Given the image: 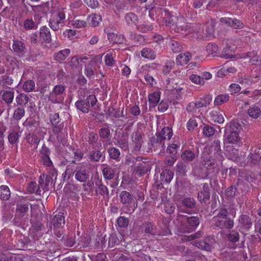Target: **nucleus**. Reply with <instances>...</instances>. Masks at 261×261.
Returning a JSON list of instances; mask_svg holds the SVG:
<instances>
[{
    "instance_id": "f257e3e1",
    "label": "nucleus",
    "mask_w": 261,
    "mask_h": 261,
    "mask_svg": "<svg viewBox=\"0 0 261 261\" xmlns=\"http://www.w3.org/2000/svg\"><path fill=\"white\" fill-rule=\"evenodd\" d=\"M166 132H156L154 135L150 139L148 143L149 149L157 153L161 152L165 148L164 140H170L173 136V132H169L165 135Z\"/></svg>"
},
{
    "instance_id": "f03ea898",
    "label": "nucleus",
    "mask_w": 261,
    "mask_h": 261,
    "mask_svg": "<svg viewBox=\"0 0 261 261\" xmlns=\"http://www.w3.org/2000/svg\"><path fill=\"white\" fill-rule=\"evenodd\" d=\"M180 226L182 232H191L194 231L199 224V219L197 217L185 216Z\"/></svg>"
},
{
    "instance_id": "7ed1b4c3",
    "label": "nucleus",
    "mask_w": 261,
    "mask_h": 261,
    "mask_svg": "<svg viewBox=\"0 0 261 261\" xmlns=\"http://www.w3.org/2000/svg\"><path fill=\"white\" fill-rule=\"evenodd\" d=\"M66 86L63 85H56L48 95V100L53 103H61L64 99Z\"/></svg>"
},
{
    "instance_id": "20e7f679",
    "label": "nucleus",
    "mask_w": 261,
    "mask_h": 261,
    "mask_svg": "<svg viewBox=\"0 0 261 261\" xmlns=\"http://www.w3.org/2000/svg\"><path fill=\"white\" fill-rule=\"evenodd\" d=\"M252 226V222L248 215L242 214L239 217L237 227L240 232L244 233L249 231Z\"/></svg>"
},
{
    "instance_id": "39448f33",
    "label": "nucleus",
    "mask_w": 261,
    "mask_h": 261,
    "mask_svg": "<svg viewBox=\"0 0 261 261\" xmlns=\"http://www.w3.org/2000/svg\"><path fill=\"white\" fill-rule=\"evenodd\" d=\"M75 179L80 182H85L89 178L90 175V169L84 167H77L74 171Z\"/></svg>"
},
{
    "instance_id": "423d86ee",
    "label": "nucleus",
    "mask_w": 261,
    "mask_h": 261,
    "mask_svg": "<svg viewBox=\"0 0 261 261\" xmlns=\"http://www.w3.org/2000/svg\"><path fill=\"white\" fill-rule=\"evenodd\" d=\"M214 239L211 236H206L201 241H195L193 245L202 250L210 251L212 249V245Z\"/></svg>"
},
{
    "instance_id": "0eeeda50",
    "label": "nucleus",
    "mask_w": 261,
    "mask_h": 261,
    "mask_svg": "<svg viewBox=\"0 0 261 261\" xmlns=\"http://www.w3.org/2000/svg\"><path fill=\"white\" fill-rule=\"evenodd\" d=\"M213 226L220 229H231L234 225V221L233 219L229 218L227 219H223L214 221Z\"/></svg>"
},
{
    "instance_id": "6e6552de",
    "label": "nucleus",
    "mask_w": 261,
    "mask_h": 261,
    "mask_svg": "<svg viewBox=\"0 0 261 261\" xmlns=\"http://www.w3.org/2000/svg\"><path fill=\"white\" fill-rule=\"evenodd\" d=\"M142 232L145 234H150L151 235H160V232L158 230L156 226L150 222H145L141 226Z\"/></svg>"
},
{
    "instance_id": "1a4fd4ad",
    "label": "nucleus",
    "mask_w": 261,
    "mask_h": 261,
    "mask_svg": "<svg viewBox=\"0 0 261 261\" xmlns=\"http://www.w3.org/2000/svg\"><path fill=\"white\" fill-rule=\"evenodd\" d=\"M95 192L97 196L100 195L104 199H109L110 195L108 188L102 184L101 181L96 183Z\"/></svg>"
},
{
    "instance_id": "9d476101",
    "label": "nucleus",
    "mask_w": 261,
    "mask_h": 261,
    "mask_svg": "<svg viewBox=\"0 0 261 261\" xmlns=\"http://www.w3.org/2000/svg\"><path fill=\"white\" fill-rule=\"evenodd\" d=\"M203 165L207 170V172L211 173V170L216 167V160L211 156L205 154V152L203 153Z\"/></svg>"
},
{
    "instance_id": "9b49d317",
    "label": "nucleus",
    "mask_w": 261,
    "mask_h": 261,
    "mask_svg": "<svg viewBox=\"0 0 261 261\" xmlns=\"http://www.w3.org/2000/svg\"><path fill=\"white\" fill-rule=\"evenodd\" d=\"M239 153V152L238 150L236 149H232L228 152V158L233 162H236L240 166H245L246 163L243 161L244 157H243L242 155L240 156Z\"/></svg>"
},
{
    "instance_id": "f8f14e48",
    "label": "nucleus",
    "mask_w": 261,
    "mask_h": 261,
    "mask_svg": "<svg viewBox=\"0 0 261 261\" xmlns=\"http://www.w3.org/2000/svg\"><path fill=\"white\" fill-rule=\"evenodd\" d=\"M30 204L29 202L17 203L16 205V215L19 217H23L29 211Z\"/></svg>"
},
{
    "instance_id": "ddd939ff",
    "label": "nucleus",
    "mask_w": 261,
    "mask_h": 261,
    "mask_svg": "<svg viewBox=\"0 0 261 261\" xmlns=\"http://www.w3.org/2000/svg\"><path fill=\"white\" fill-rule=\"evenodd\" d=\"M260 159L261 152L259 149H255L248 156L247 164L250 166L256 165L258 163Z\"/></svg>"
},
{
    "instance_id": "4468645a",
    "label": "nucleus",
    "mask_w": 261,
    "mask_h": 261,
    "mask_svg": "<svg viewBox=\"0 0 261 261\" xmlns=\"http://www.w3.org/2000/svg\"><path fill=\"white\" fill-rule=\"evenodd\" d=\"M40 38L42 40L48 43L51 41V36L49 29L46 26H42L40 28Z\"/></svg>"
},
{
    "instance_id": "2eb2a0df",
    "label": "nucleus",
    "mask_w": 261,
    "mask_h": 261,
    "mask_svg": "<svg viewBox=\"0 0 261 261\" xmlns=\"http://www.w3.org/2000/svg\"><path fill=\"white\" fill-rule=\"evenodd\" d=\"M189 166L182 162H178L176 165V173L178 176L184 177L186 175L187 172L189 170Z\"/></svg>"
},
{
    "instance_id": "dca6fc26",
    "label": "nucleus",
    "mask_w": 261,
    "mask_h": 261,
    "mask_svg": "<svg viewBox=\"0 0 261 261\" xmlns=\"http://www.w3.org/2000/svg\"><path fill=\"white\" fill-rule=\"evenodd\" d=\"M144 135L141 132H134L132 135V139L136 149L139 148L143 142Z\"/></svg>"
},
{
    "instance_id": "f3484780",
    "label": "nucleus",
    "mask_w": 261,
    "mask_h": 261,
    "mask_svg": "<svg viewBox=\"0 0 261 261\" xmlns=\"http://www.w3.org/2000/svg\"><path fill=\"white\" fill-rule=\"evenodd\" d=\"M120 202L126 205H128L134 201L133 195L126 191H122L119 194Z\"/></svg>"
},
{
    "instance_id": "a211bd4d",
    "label": "nucleus",
    "mask_w": 261,
    "mask_h": 261,
    "mask_svg": "<svg viewBox=\"0 0 261 261\" xmlns=\"http://www.w3.org/2000/svg\"><path fill=\"white\" fill-rule=\"evenodd\" d=\"M124 20L128 25H136L138 22V17L135 13L128 12L125 15Z\"/></svg>"
},
{
    "instance_id": "6ab92c4d",
    "label": "nucleus",
    "mask_w": 261,
    "mask_h": 261,
    "mask_svg": "<svg viewBox=\"0 0 261 261\" xmlns=\"http://www.w3.org/2000/svg\"><path fill=\"white\" fill-rule=\"evenodd\" d=\"M62 241L64 245L68 247H72L74 245L76 244L75 241V236L73 233H70L66 236L63 237Z\"/></svg>"
},
{
    "instance_id": "aec40b11",
    "label": "nucleus",
    "mask_w": 261,
    "mask_h": 261,
    "mask_svg": "<svg viewBox=\"0 0 261 261\" xmlns=\"http://www.w3.org/2000/svg\"><path fill=\"white\" fill-rule=\"evenodd\" d=\"M181 159L185 163H188L193 161L195 157V153L190 149L184 150L181 153Z\"/></svg>"
},
{
    "instance_id": "412c9836",
    "label": "nucleus",
    "mask_w": 261,
    "mask_h": 261,
    "mask_svg": "<svg viewBox=\"0 0 261 261\" xmlns=\"http://www.w3.org/2000/svg\"><path fill=\"white\" fill-rule=\"evenodd\" d=\"M225 136L230 143H237L240 140L238 132H225Z\"/></svg>"
},
{
    "instance_id": "4be33fe9",
    "label": "nucleus",
    "mask_w": 261,
    "mask_h": 261,
    "mask_svg": "<svg viewBox=\"0 0 261 261\" xmlns=\"http://www.w3.org/2000/svg\"><path fill=\"white\" fill-rule=\"evenodd\" d=\"M104 178L107 180H110L114 178L115 175V170L112 167L106 165L102 170Z\"/></svg>"
},
{
    "instance_id": "5701e85b",
    "label": "nucleus",
    "mask_w": 261,
    "mask_h": 261,
    "mask_svg": "<svg viewBox=\"0 0 261 261\" xmlns=\"http://www.w3.org/2000/svg\"><path fill=\"white\" fill-rule=\"evenodd\" d=\"M160 92H155L148 95V100L150 107H155L160 99Z\"/></svg>"
},
{
    "instance_id": "b1692460",
    "label": "nucleus",
    "mask_w": 261,
    "mask_h": 261,
    "mask_svg": "<svg viewBox=\"0 0 261 261\" xmlns=\"http://www.w3.org/2000/svg\"><path fill=\"white\" fill-rule=\"evenodd\" d=\"M201 121H199V123L197 122L196 119L194 117H192L190 118L187 122V127L188 130H194L195 129H197L198 130L202 129L203 126H202L201 127H200V122Z\"/></svg>"
},
{
    "instance_id": "393cba45",
    "label": "nucleus",
    "mask_w": 261,
    "mask_h": 261,
    "mask_svg": "<svg viewBox=\"0 0 261 261\" xmlns=\"http://www.w3.org/2000/svg\"><path fill=\"white\" fill-rule=\"evenodd\" d=\"M82 101L85 103L86 108L89 110L90 106L94 108L97 102V100L94 95H89L86 99H82Z\"/></svg>"
},
{
    "instance_id": "a878e982",
    "label": "nucleus",
    "mask_w": 261,
    "mask_h": 261,
    "mask_svg": "<svg viewBox=\"0 0 261 261\" xmlns=\"http://www.w3.org/2000/svg\"><path fill=\"white\" fill-rule=\"evenodd\" d=\"M23 125L27 129L35 130L39 126V122L31 118L27 119L23 122Z\"/></svg>"
},
{
    "instance_id": "bb28decb",
    "label": "nucleus",
    "mask_w": 261,
    "mask_h": 261,
    "mask_svg": "<svg viewBox=\"0 0 261 261\" xmlns=\"http://www.w3.org/2000/svg\"><path fill=\"white\" fill-rule=\"evenodd\" d=\"M29 99V97L24 93L18 94L15 98L17 105L19 107H23V108L24 106L28 103Z\"/></svg>"
},
{
    "instance_id": "cd10ccee",
    "label": "nucleus",
    "mask_w": 261,
    "mask_h": 261,
    "mask_svg": "<svg viewBox=\"0 0 261 261\" xmlns=\"http://www.w3.org/2000/svg\"><path fill=\"white\" fill-rule=\"evenodd\" d=\"M23 26L26 30H35L38 28V23L32 18H27L23 21Z\"/></svg>"
},
{
    "instance_id": "c85d7f7f",
    "label": "nucleus",
    "mask_w": 261,
    "mask_h": 261,
    "mask_svg": "<svg viewBox=\"0 0 261 261\" xmlns=\"http://www.w3.org/2000/svg\"><path fill=\"white\" fill-rule=\"evenodd\" d=\"M173 173L169 170H165L161 174V180L165 183H169L172 179Z\"/></svg>"
},
{
    "instance_id": "c756f323",
    "label": "nucleus",
    "mask_w": 261,
    "mask_h": 261,
    "mask_svg": "<svg viewBox=\"0 0 261 261\" xmlns=\"http://www.w3.org/2000/svg\"><path fill=\"white\" fill-rule=\"evenodd\" d=\"M191 55L189 52L179 54L176 57V62L180 65L186 64L190 60Z\"/></svg>"
},
{
    "instance_id": "7c9ffc66",
    "label": "nucleus",
    "mask_w": 261,
    "mask_h": 261,
    "mask_svg": "<svg viewBox=\"0 0 261 261\" xmlns=\"http://www.w3.org/2000/svg\"><path fill=\"white\" fill-rule=\"evenodd\" d=\"M141 56L144 58L154 60L156 57V54L154 51L150 48H144L141 51Z\"/></svg>"
},
{
    "instance_id": "2f4dec72",
    "label": "nucleus",
    "mask_w": 261,
    "mask_h": 261,
    "mask_svg": "<svg viewBox=\"0 0 261 261\" xmlns=\"http://www.w3.org/2000/svg\"><path fill=\"white\" fill-rule=\"evenodd\" d=\"M168 46L174 53H178L182 50V45L177 41L170 40L168 42Z\"/></svg>"
},
{
    "instance_id": "473e14b6",
    "label": "nucleus",
    "mask_w": 261,
    "mask_h": 261,
    "mask_svg": "<svg viewBox=\"0 0 261 261\" xmlns=\"http://www.w3.org/2000/svg\"><path fill=\"white\" fill-rule=\"evenodd\" d=\"M14 92L13 91H6L2 95V99L6 103L10 105L12 103L14 99Z\"/></svg>"
},
{
    "instance_id": "72a5a7b5",
    "label": "nucleus",
    "mask_w": 261,
    "mask_h": 261,
    "mask_svg": "<svg viewBox=\"0 0 261 261\" xmlns=\"http://www.w3.org/2000/svg\"><path fill=\"white\" fill-rule=\"evenodd\" d=\"M70 53V50L68 48L62 50L55 55V60L59 62L63 61L69 56Z\"/></svg>"
},
{
    "instance_id": "f704fd0d",
    "label": "nucleus",
    "mask_w": 261,
    "mask_h": 261,
    "mask_svg": "<svg viewBox=\"0 0 261 261\" xmlns=\"http://www.w3.org/2000/svg\"><path fill=\"white\" fill-rule=\"evenodd\" d=\"M10 191L7 186L0 187V198L3 200H7L10 198Z\"/></svg>"
},
{
    "instance_id": "c9c22d12",
    "label": "nucleus",
    "mask_w": 261,
    "mask_h": 261,
    "mask_svg": "<svg viewBox=\"0 0 261 261\" xmlns=\"http://www.w3.org/2000/svg\"><path fill=\"white\" fill-rule=\"evenodd\" d=\"M90 239L88 236H81L76 240V246L80 247H87L90 244Z\"/></svg>"
},
{
    "instance_id": "e433bc0d",
    "label": "nucleus",
    "mask_w": 261,
    "mask_h": 261,
    "mask_svg": "<svg viewBox=\"0 0 261 261\" xmlns=\"http://www.w3.org/2000/svg\"><path fill=\"white\" fill-rule=\"evenodd\" d=\"M64 24L63 21H60L58 19H51L49 21V26L54 31L59 30L60 27L63 26Z\"/></svg>"
},
{
    "instance_id": "4c0bfd02",
    "label": "nucleus",
    "mask_w": 261,
    "mask_h": 261,
    "mask_svg": "<svg viewBox=\"0 0 261 261\" xmlns=\"http://www.w3.org/2000/svg\"><path fill=\"white\" fill-rule=\"evenodd\" d=\"M53 223L55 226L58 227L62 226V224H64L65 220L63 214L59 213L58 214L54 216L53 220Z\"/></svg>"
},
{
    "instance_id": "58836bf2",
    "label": "nucleus",
    "mask_w": 261,
    "mask_h": 261,
    "mask_svg": "<svg viewBox=\"0 0 261 261\" xmlns=\"http://www.w3.org/2000/svg\"><path fill=\"white\" fill-rule=\"evenodd\" d=\"M261 111L260 109L256 106H253L250 107L248 110V114L253 118H257L260 115Z\"/></svg>"
},
{
    "instance_id": "ea45409f",
    "label": "nucleus",
    "mask_w": 261,
    "mask_h": 261,
    "mask_svg": "<svg viewBox=\"0 0 261 261\" xmlns=\"http://www.w3.org/2000/svg\"><path fill=\"white\" fill-rule=\"evenodd\" d=\"M228 215V211L226 208L221 207L219 209L217 215L214 217L213 221L217 220H221L223 219H227V216Z\"/></svg>"
},
{
    "instance_id": "a19ab883",
    "label": "nucleus",
    "mask_w": 261,
    "mask_h": 261,
    "mask_svg": "<svg viewBox=\"0 0 261 261\" xmlns=\"http://www.w3.org/2000/svg\"><path fill=\"white\" fill-rule=\"evenodd\" d=\"M35 88V83L34 81L28 80L22 85V89L26 92L33 91Z\"/></svg>"
},
{
    "instance_id": "79ce46f5",
    "label": "nucleus",
    "mask_w": 261,
    "mask_h": 261,
    "mask_svg": "<svg viewBox=\"0 0 261 261\" xmlns=\"http://www.w3.org/2000/svg\"><path fill=\"white\" fill-rule=\"evenodd\" d=\"M137 30L143 33H148L153 30V25L150 23L144 22L137 26Z\"/></svg>"
},
{
    "instance_id": "37998d69",
    "label": "nucleus",
    "mask_w": 261,
    "mask_h": 261,
    "mask_svg": "<svg viewBox=\"0 0 261 261\" xmlns=\"http://www.w3.org/2000/svg\"><path fill=\"white\" fill-rule=\"evenodd\" d=\"M25 110L23 107L18 106L13 113V118L15 120H20L24 115Z\"/></svg>"
},
{
    "instance_id": "c03bdc74",
    "label": "nucleus",
    "mask_w": 261,
    "mask_h": 261,
    "mask_svg": "<svg viewBox=\"0 0 261 261\" xmlns=\"http://www.w3.org/2000/svg\"><path fill=\"white\" fill-rule=\"evenodd\" d=\"M101 20V16L97 14H92L89 17V23L92 27L98 25Z\"/></svg>"
},
{
    "instance_id": "a18cd8bd",
    "label": "nucleus",
    "mask_w": 261,
    "mask_h": 261,
    "mask_svg": "<svg viewBox=\"0 0 261 261\" xmlns=\"http://www.w3.org/2000/svg\"><path fill=\"white\" fill-rule=\"evenodd\" d=\"M229 95L227 94L219 95L215 98L214 104L216 106H220L223 103L229 100Z\"/></svg>"
},
{
    "instance_id": "49530a36",
    "label": "nucleus",
    "mask_w": 261,
    "mask_h": 261,
    "mask_svg": "<svg viewBox=\"0 0 261 261\" xmlns=\"http://www.w3.org/2000/svg\"><path fill=\"white\" fill-rule=\"evenodd\" d=\"M122 136L123 138H118V140H116L117 145L122 148L123 150H126L128 149V137L125 135L124 136V135L122 134Z\"/></svg>"
},
{
    "instance_id": "de8ad7c7",
    "label": "nucleus",
    "mask_w": 261,
    "mask_h": 261,
    "mask_svg": "<svg viewBox=\"0 0 261 261\" xmlns=\"http://www.w3.org/2000/svg\"><path fill=\"white\" fill-rule=\"evenodd\" d=\"M28 190L30 193H35L40 195L41 193L39 187L37 186L35 182H31L29 185Z\"/></svg>"
},
{
    "instance_id": "09e8293b",
    "label": "nucleus",
    "mask_w": 261,
    "mask_h": 261,
    "mask_svg": "<svg viewBox=\"0 0 261 261\" xmlns=\"http://www.w3.org/2000/svg\"><path fill=\"white\" fill-rule=\"evenodd\" d=\"M251 82L258 84L261 86V71L255 70L252 73L251 76Z\"/></svg>"
},
{
    "instance_id": "8fccbe9b",
    "label": "nucleus",
    "mask_w": 261,
    "mask_h": 261,
    "mask_svg": "<svg viewBox=\"0 0 261 261\" xmlns=\"http://www.w3.org/2000/svg\"><path fill=\"white\" fill-rule=\"evenodd\" d=\"M12 47L15 51L22 53L25 48V46L24 43L20 41H14Z\"/></svg>"
},
{
    "instance_id": "3c124183",
    "label": "nucleus",
    "mask_w": 261,
    "mask_h": 261,
    "mask_svg": "<svg viewBox=\"0 0 261 261\" xmlns=\"http://www.w3.org/2000/svg\"><path fill=\"white\" fill-rule=\"evenodd\" d=\"M175 63L174 61L169 60L166 61L165 66L163 68V72L165 74H168L174 66Z\"/></svg>"
},
{
    "instance_id": "603ef678",
    "label": "nucleus",
    "mask_w": 261,
    "mask_h": 261,
    "mask_svg": "<svg viewBox=\"0 0 261 261\" xmlns=\"http://www.w3.org/2000/svg\"><path fill=\"white\" fill-rule=\"evenodd\" d=\"M210 192L201 191L198 194V199L201 203H206V202L210 199Z\"/></svg>"
},
{
    "instance_id": "864d4df0",
    "label": "nucleus",
    "mask_w": 261,
    "mask_h": 261,
    "mask_svg": "<svg viewBox=\"0 0 261 261\" xmlns=\"http://www.w3.org/2000/svg\"><path fill=\"white\" fill-rule=\"evenodd\" d=\"M182 204L186 207L192 208L195 207L196 204L195 200L192 198L187 197L181 201Z\"/></svg>"
},
{
    "instance_id": "5fc2aeb1",
    "label": "nucleus",
    "mask_w": 261,
    "mask_h": 261,
    "mask_svg": "<svg viewBox=\"0 0 261 261\" xmlns=\"http://www.w3.org/2000/svg\"><path fill=\"white\" fill-rule=\"evenodd\" d=\"M229 129L230 130L243 129L241 124L237 120H232L226 125V129Z\"/></svg>"
},
{
    "instance_id": "6e6d98bb",
    "label": "nucleus",
    "mask_w": 261,
    "mask_h": 261,
    "mask_svg": "<svg viewBox=\"0 0 261 261\" xmlns=\"http://www.w3.org/2000/svg\"><path fill=\"white\" fill-rule=\"evenodd\" d=\"M26 139L27 142L31 144L37 143L39 141L38 137L35 132L29 134L27 136Z\"/></svg>"
},
{
    "instance_id": "4d7b16f0",
    "label": "nucleus",
    "mask_w": 261,
    "mask_h": 261,
    "mask_svg": "<svg viewBox=\"0 0 261 261\" xmlns=\"http://www.w3.org/2000/svg\"><path fill=\"white\" fill-rule=\"evenodd\" d=\"M75 106L77 110L81 111L84 113H87L89 112V109H87V108H86L85 103L82 101V99L75 102Z\"/></svg>"
},
{
    "instance_id": "13d9d810",
    "label": "nucleus",
    "mask_w": 261,
    "mask_h": 261,
    "mask_svg": "<svg viewBox=\"0 0 261 261\" xmlns=\"http://www.w3.org/2000/svg\"><path fill=\"white\" fill-rule=\"evenodd\" d=\"M110 157L114 160L118 159L120 155V151L115 147H112L109 149Z\"/></svg>"
},
{
    "instance_id": "bf43d9fd",
    "label": "nucleus",
    "mask_w": 261,
    "mask_h": 261,
    "mask_svg": "<svg viewBox=\"0 0 261 261\" xmlns=\"http://www.w3.org/2000/svg\"><path fill=\"white\" fill-rule=\"evenodd\" d=\"M101 156L102 153L100 151L93 150L90 152L89 159L92 161L98 162L100 160Z\"/></svg>"
},
{
    "instance_id": "052dcab7",
    "label": "nucleus",
    "mask_w": 261,
    "mask_h": 261,
    "mask_svg": "<svg viewBox=\"0 0 261 261\" xmlns=\"http://www.w3.org/2000/svg\"><path fill=\"white\" fill-rule=\"evenodd\" d=\"M206 49L210 54H216L218 50V46L215 43H209L207 45Z\"/></svg>"
},
{
    "instance_id": "680f3d73",
    "label": "nucleus",
    "mask_w": 261,
    "mask_h": 261,
    "mask_svg": "<svg viewBox=\"0 0 261 261\" xmlns=\"http://www.w3.org/2000/svg\"><path fill=\"white\" fill-rule=\"evenodd\" d=\"M107 37L109 41L112 42L113 43H122L124 40L123 36H122L121 41H117V35L114 33H108Z\"/></svg>"
},
{
    "instance_id": "e2e57ef3",
    "label": "nucleus",
    "mask_w": 261,
    "mask_h": 261,
    "mask_svg": "<svg viewBox=\"0 0 261 261\" xmlns=\"http://www.w3.org/2000/svg\"><path fill=\"white\" fill-rule=\"evenodd\" d=\"M128 220L123 216H120L117 219V224L118 226L121 228L126 227L128 224Z\"/></svg>"
},
{
    "instance_id": "0e129e2a",
    "label": "nucleus",
    "mask_w": 261,
    "mask_h": 261,
    "mask_svg": "<svg viewBox=\"0 0 261 261\" xmlns=\"http://www.w3.org/2000/svg\"><path fill=\"white\" fill-rule=\"evenodd\" d=\"M190 80L194 83L203 85L204 83V80L201 79V77L195 74H192L189 77Z\"/></svg>"
},
{
    "instance_id": "69168bd1",
    "label": "nucleus",
    "mask_w": 261,
    "mask_h": 261,
    "mask_svg": "<svg viewBox=\"0 0 261 261\" xmlns=\"http://www.w3.org/2000/svg\"><path fill=\"white\" fill-rule=\"evenodd\" d=\"M237 191V189L234 186H231L228 187L225 191V195L228 197H234Z\"/></svg>"
},
{
    "instance_id": "338daca9",
    "label": "nucleus",
    "mask_w": 261,
    "mask_h": 261,
    "mask_svg": "<svg viewBox=\"0 0 261 261\" xmlns=\"http://www.w3.org/2000/svg\"><path fill=\"white\" fill-rule=\"evenodd\" d=\"M220 57L225 59H230L233 57V55L231 53V50H230L229 47H227L226 48H224L220 54Z\"/></svg>"
},
{
    "instance_id": "774afa93",
    "label": "nucleus",
    "mask_w": 261,
    "mask_h": 261,
    "mask_svg": "<svg viewBox=\"0 0 261 261\" xmlns=\"http://www.w3.org/2000/svg\"><path fill=\"white\" fill-rule=\"evenodd\" d=\"M228 239L230 242L236 243L239 241V234L236 231H231L228 234Z\"/></svg>"
}]
</instances>
